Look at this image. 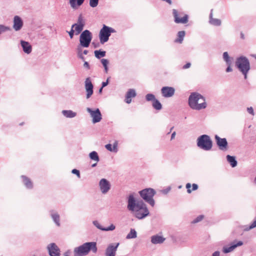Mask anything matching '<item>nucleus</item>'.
Here are the masks:
<instances>
[{
    "instance_id": "bb28decb",
    "label": "nucleus",
    "mask_w": 256,
    "mask_h": 256,
    "mask_svg": "<svg viewBox=\"0 0 256 256\" xmlns=\"http://www.w3.org/2000/svg\"><path fill=\"white\" fill-rule=\"evenodd\" d=\"M62 114L64 116L68 118H72L76 116V113L71 110H63Z\"/></svg>"
},
{
    "instance_id": "f704fd0d",
    "label": "nucleus",
    "mask_w": 256,
    "mask_h": 256,
    "mask_svg": "<svg viewBox=\"0 0 256 256\" xmlns=\"http://www.w3.org/2000/svg\"><path fill=\"white\" fill-rule=\"evenodd\" d=\"M94 55L96 58H100L102 57H104L106 55L105 51H100V50H95L94 51Z\"/></svg>"
},
{
    "instance_id": "412c9836",
    "label": "nucleus",
    "mask_w": 256,
    "mask_h": 256,
    "mask_svg": "<svg viewBox=\"0 0 256 256\" xmlns=\"http://www.w3.org/2000/svg\"><path fill=\"white\" fill-rule=\"evenodd\" d=\"M21 46L23 48V50L25 53L28 54L32 52V48L30 44L24 40L20 41Z\"/></svg>"
},
{
    "instance_id": "0eeeda50",
    "label": "nucleus",
    "mask_w": 256,
    "mask_h": 256,
    "mask_svg": "<svg viewBox=\"0 0 256 256\" xmlns=\"http://www.w3.org/2000/svg\"><path fill=\"white\" fill-rule=\"evenodd\" d=\"M114 32V30L106 25H104L102 28L100 30L99 34L100 40L101 44H103L106 42L109 38L112 32Z\"/></svg>"
},
{
    "instance_id": "8fccbe9b",
    "label": "nucleus",
    "mask_w": 256,
    "mask_h": 256,
    "mask_svg": "<svg viewBox=\"0 0 256 256\" xmlns=\"http://www.w3.org/2000/svg\"><path fill=\"white\" fill-rule=\"evenodd\" d=\"M102 64H108V61L106 59L103 58L101 60Z\"/></svg>"
},
{
    "instance_id": "09e8293b",
    "label": "nucleus",
    "mask_w": 256,
    "mask_h": 256,
    "mask_svg": "<svg viewBox=\"0 0 256 256\" xmlns=\"http://www.w3.org/2000/svg\"><path fill=\"white\" fill-rule=\"evenodd\" d=\"M74 32H75L74 30L72 28L71 30L69 32V35L71 38H73Z\"/></svg>"
},
{
    "instance_id": "e2e57ef3",
    "label": "nucleus",
    "mask_w": 256,
    "mask_h": 256,
    "mask_svg": "<svg viewBox=\"0 0 256 256\" xmlns=\"http://www.w3.org/2000/svg\"><path fill=\"white\" fill-rule=\"evenodd\" d=\"M174 128V126L172 127L170 129V132H168V134H169L172 130Z\"/></svg>"
},
{
    "instance_id": "393cba45",
    "label": "nucleus",
    "mask_w": 256,
    "mask_h": 256,
    "mask_svg": "<svg viewBox=\"0 0 256 256\" xmlns=\"http://www.w3.org/2000/svg\"><path fill=\"white\" fill-rule=\"evenodd\" d=\"M22 178L24 184L28 188H32V183L30 178L24 176H22Z\"/></svg>"
},
{
    "instance_id": "20e7f679",
    "label": "nucleus",
    "mask_w": 256,
    "mask_h": 256,
    "mask_svg": "<svg viewBox=\"0 0 256 256\" xmlns=\"http://www.w3.org/2000/svg\"><path fill=\"white\" fill-rule=\"evenodd\" d=\"M196 144L198 148L208 151L212 149V142L209 136L202 134L198 138Z\"/></svg>"
},
{
    "instance_id": "7c9ffc66",
    "label": "nucleus",
    "mask_w": 256,
    "mask_h": 256,
    "mask_svg": "<svg viewBox=\"0 0 256 256\" xmlns=\"http://www.w3.org/2000/svg\"><path fill=\"white\" fill-rule=\"evenodd\" d=\"M236 64H250V63L246 58L241 56L237 59Z\"/></svg>"
},
{
    "instance_id": "338daca9",
    "label": "nucleus",
    "mask_w": 256,
    "mask_h": 256,
    "mask_svg": "<svg viewBox=\"0 0 256 256\" xmlns=\"http://www.w3.org/2000/svg\"><path fill=\"white\" fill-rule=\"evenodd\" d=\"M68 256V254L67 252H66L64 254V256Z\"/></svg>"
},
{
    "instance_id": "79ce46f5",
    "label": "nucleus",
    "mask_w": 256,
    "mask_h": 256,
    "mask_svg": "<svg viewBox=\"0 0 256 256\" xmlns=\"http://www.w3.org/2000/svg\"><path fill=\"white\" fill-rule=\"evenodd\" d=\"M256 227V218L254 221L252 223V224L249 226L248 228H246V230H250Z\"/></svg>"
},
{
    "instance_id": "de8ad7c7",
    "label": "nucleus",
    "mask_w": 256,
    "mask_h": 256,
    "mask_svg": "<svg viewBox=\"0 0 256 256\" xmlns=\"http://www.w3.org/2000/svg\"><path fill=\"white\" fill-rule=\"evenodd\" d=\"M108 80H109V78H108L107 79L106 82H102V88H104V87L106 86L108 84Z\"/></svg>"
},
{
    "instance_id": "5701e85b",
    "label": "nucleus",
    "mask_w": 256,
    "mask_h": 256,
    "mask_svg": "<svg viewBox=\"0 0 256 256\" xmlns=\"http://www.w3.org/2000/svg\"><path fill=\"white\" fill-rule=\"evenodd\" d=\"M84 0H70V4L74 9H77L84 2Z\"/></svg>"
},
{
    "instance_id": "49530a36",
    "label": "nucleus",
    "mask_w": 256,
    "mask_h": 256,
    "mask_svg": "<svg viewBox=\"0 0 256 256\" xmlns=\"http://www.w3.org/2000/svg\"><path fill=\"white\" fill-rule=\"evenodd\" d=\"M247 110H248V112L250 113V114H252V115H254V112L253 108L252 107L250 106V108H248Z\"/></svg>"
},
{
    "instance_id": "a211bd4d",
    "label": "nucleus",
    "mask_w": 256,
    "mask_h": 256,
    "mask_svg": "<svg viewBox=\"0 0 256 256\" xmlns=\"http://www.w3.org/2000/svg\"><path fill=\"white\" fill-rule=\"evenodd\" d=\"M23 26V22L21 18L16 16L14 18V25L13 28L15 30L18 31L21 29Z\"/></svg>"
},
{
    "instance_id": "603ef678",
    "label": "nucleus",
    "mask_w": 256,
    "mask_h": 256,
    "mask_svg": "<svg viewBox=\"0 0 256 256\" xmlns=\"http://www.w3.org/2000/svg\"><path fill=\"white\" fill-rule=\"evenodd\" d=\"M220 252L216 251L212 254V256H220Z\"/></svg>"
},
{
    "instance_id": "6e6d98bb",
    "label": "nucleus",
    "mask_w": 256,
    "mask_h": 256,
    "mask_svg": "<svg viewBox=\"0 0 256 256\" xmlns=\"http://www.w3.org/2000/svg\"><path fill=\"white\" fill-rule=\"evenodd\" d=\"M170 190V188H168L166 189L163 190V192L164 194H167Z\"/></svg>"
},
{
    "instance_id": "c9c22d12",
    "label": "nucleus",
    "mask_w": 256,
    "mask_h": 256,
    "mask_svg": "<svg viewBox=\"0 0 256 256\" xmlns=\"http://www.w3.org/2000/svg\"><path fill=\"white\" fill-rule=\"evenodd\" d=\"M146 99L147 101L154 102L156 100L154 94H148L146 96Z\"/></svg>"
},
{
    "instance_id": "680f3d73",
    "label": "nucleus",
    "mask_w": 256,
    "mask_h": 256,
    "mask_svg": "<svg viewBox=\"0 0 256 256\" xmlns=\"http://www.w3.org/2000/svg\"><path fill=\"white\" fill-rule=\"evenodd\" d=\"M96 166V163H95V164H92V167H95Z\"/></svg>"
},
{
    "instance_id": "a878e982",
    "label": "nucleus",
    "mask_w": 256,
    "mask_h": 256,
    "mask_svg": "<svg viewBox=\"0 0 256 256\" xmlns=\"http://www.w3.org/2000/svg\"><path fill=\"white\" fill-rule=\"evenodd\" d=\"M226 160L230 164L232 167L234 168L237 166L238 162L235 156L227 155Z\"/></svg>"
},
{
    "instance_id": "f8f14e48",
    "label": "nucleus",
    "mask_w": 256,
    "mask_h": 256,
    "mask_svg": "<svg viewBox=\"0 0 256 256\" xmlns=\"http://www.w3.org/2000/svg\"><path fill=\"white\" fill-rule=\"evenodd\" d=\"M214 138L220 150L224 151L228 150V143L226 138H221L218 135H216Z\"/></svg>"
},
{
    "instance_id": "6ab92c4d",
    "label": "nucleus",
    "mask_w": 256,
    "mask_h": 256,
    "mask_svg": "<svg viewBox=\"0 0 256 256\" xmlns=\"http://www.w3.org/2000/svg\"><path fill=\"white\" fill-rule=\"evenodd\" d=\"M136 96L135 90L130 88L128 90L126 94L125 102L127 104H130L132 102L131 98H134Z\"/></svg>"
},
{
    "instance_id": "9b49d317",
    "label": "nucleus",
    "mask_w": 256,
    "mask_h": 256,
    "mask_svg": "<svg viewBox=\"0 0 256 256\" xmlns=\"http://www.w3.org/2000/svg\"><path fill=\"white\" fill-rule=\"evenodd\" d=\"M98 186L102 194H106L111 188L110 182L106 178L101 179L99 182Z\"/></svg>"
},
{
    "instance_id": "aec40b11",
    "label": "nucleus",
    "mask_w": 256,
    "mask_h": 256,
    "mask_svg": "<svg viewBox=\"0 0 256 256\" xmlns=\"http://www.w3.org/2000/svg\"><path fill=\"white\" fill-rule=\"evenodd\" d=\"M165 238L163 236L156 234L151 236V242L153 244H160L164 242Z\"/></svg>"
},
{
    "instance_id": "c756f323",
    "label": "nucleus",
    "mask_w": 256,
    "mask_h": 256,
    "mask_svg": "<svg viewBox=\"0 0 256 256\" xmlns=\"http://www.w3.org/2000/svg\"><path fill=\"white\" fill-rule=\"evenodd\" d=\"M137 236L136 232L134 229L131 228L130 232L126 236V239H131L136 238Z\"/></svg>"
},
{
    "instance_id": "cd10ccee",
    "label": "nucleus",
    "mask_w": 256,
    "mask_h": 256,
    "mask_svg": "<svg viewBox=\"0 0 256 256\" xmlns=\"http://www.w3.org/2000/svg\"><path fill=\"white\" fill-rule=\"evenodd\" d=\"M185 32L184 30L178 32V38L176 39L175 42L176 43L182 44L185 36Z\"/></svg>"
},
{
    "instance_id": "13d9d810",
    "label": "nucleus",
    "mask_w": 256,
    "mask_h": 256,
    "mask_svg": "<svg viewBox=\"0 0 256 256\" xmlns=\"http://www.w3.org/2000/svg\"><path fill=\"white\" fill-rule=\"evenodd\" d=\"M103 66H104V68L105 72H107L108 70V65H103Z\"/></svg>"
},
{
    "instance_id": "f03ea898",
    "label": "nucleus",
    "mask_w": 256,
    "mask_h": 256,
    "mask_svg": "<svg viewBox=\"0 0 256 256\" xmlns=\"http://www.w3.org/2000/svg\"><path fill=\"white\" fill-rule=\"evenodd\" d=\"M188 104L192 109L196 110L204 109L206 106L204 98L197 92H193L190 96Z\"/></svg>"
},
{
    "instance_id": "774afa93",
    "label": "nucleus",
    "mask_w": 256,
    "mask_h": 256,
    "mask_svg": "<svg viewBox=\"0 0 256 256\" xmlns=\"http://www.w3.org/2000/svg\"><path fill=\"white\" fill-rule=\"evenodd\" d=\"M84 64H88V63L87 62H85Z\"/></svg>"
},
{
    "instance_id": "4c0bfd02",
    "label": "nucleus",
    "mask_w": 256,
    "mask_h": 256,
    "mask_svg": "<svg viewBox=\"0 0 256 256\" xmlns=\"http://www.w3.org/2000/svg\"><path fill=\"white\" fill-rule=\"evenodd\" d=\"M92 223L98 229L104 231V228L102 226L98 221L94 220Z\"/></svg>"
},
{
    "instance_id": "ea45409f",
    "label": "nucleus",
    "mask_w": 256,
    "mask_h": 256,
    "mask_svg": "<svg viewBox=\"0 0 256 256\" xmlns=\"http://www.w3.org/2000/svg\"><path fill=\"white\" fill-rule=\"evenodd\" d=\"M204 218V216L200 215L196 218L193 220L192 223L196 224L201 221Z\"/></svg>"
},
{
    "instance_id": "4be33fe9",
    "label": "nucleus",
    "mask_w": 256,
    "mask_h": 256,
    "mask_svg": "<svg viewBox=\"0 0 256 256\" xmlns=\"http://www.w3.org/2000/svg\"><path fill=\"white\" fill-rule=\"evenodd\" d=\"M238 69L244 76V78H246V74L250 69V65H236Z\"/></svg>"
},
{
    "instance_id": "864d4df0",
    "label": "nucleus",
    "mask_w": 256,
    "mask_h": 256,
    "mask_svg": "<svg viewBox=\"0 0 256 256\" xmlns=\"http://www.w3.org/2000/svg\"><path fill=\"white\" fill-rule=\"evenodd\" d=\"M191 65H184V66L182 68V69L185 70L190 68Z\"/></svg>"
},
{
    "instance_id": "1a4fd4ad",
    "label": "nucleus",
    "mask_w": 256,
    "mask_h": 256,
    "mask_svg": "<svg viewBox=\"0 0 256 256\" xmlns=\"http://www.w3.org/2000/svg\"><path fill=\"white\" fill-rule=\"evenodd\" d=\"M86 110L92 118V122L94 124L98 122L101 120L102 118V114L98 108L94 110L90 108H87Z\"/></svg>"
},
{
    "instance_id": "473e14b6",
    "label": "nucleus",
    "mask_w": 256,
    "mask_h": 256,
    "mask_svg": "<svg viewBox=\"0 0 256 256\" xmlns=\"http://www.w3.org/2000/svg\"><path fill=\"white\" fill-rule=\"evenodd\" d=\"M152 106L156 110H160L162 108V105L160 102L157 100H155L152 103Z\"/></svg>"
},
{
    "instance_id": "052dcab7",
    "label": "nucleus",
    "mask_w": 256,
    "mask_h": 256,
    "mask_svg": "<svg viewBox=\"0 0 256 256\" xmlns=\"http://www.w3.org/2000/svg\"><path fill=\"white\" fill-rule=\"evenodd\" d=\"M84 66H86V67L88 68V69H90V65H84Z\"/></svg>"
},
{
    "instance_id": "bf43d9fd",
    "label": "nucleus",
    "mask_w": 256,
    "mask_h": 256,
    "mask_svg": "<svg viewBox=\"0 0 256 256\" xmlns=\"http://www.w3.org/2000/svg\"><path fill=\"white\" fill-rule=\"evenodd\" d=\"M102 88H102V87H101V88H100L99 91H98L99 93H102Z\"/></svg>"
},
{
    "instance_id": "5fc2aeb1",
    "label": "nucleus",
    "mask_w": 256,
    "mask_h": 256,
    "mask_svg": "<svg viewBox=\"0 0 256 256\" xmlns=\"http://www.w3.org/2000/svg\"><path fill=\"white\" fill-rule=\"evenodd\" d=\"M232 71V68H230V65H229L228 66L226 69V72H230Z\"/></svg>"
},
{
    "instance_id": "dca6fc26",
    "label": "nucleus",
    "mask_w": 256,
    "mask_h": 256,
    "mask_svg": "<svg viewBox=\"0 0 256 256\" xmlns=\"http://www.w3.org/2000/svg\"><path fill=\"white\" fill-rule=\"evenodd\" d=\"M175 92V89L173 87L164 86L161 89L162 96L164 98H170L172 96Z\"/></svg>"
},
{
    "instance_id": "c85d7f7f",
    "label": "nucleus",
    "mask_w": 256,
    "mask_h": 256,
    "mask_svg": "<svg viewBox=\"0 0 256 256\" xmlns=\"http://www.w3.org/2000/svg\"><path fill=\"white\" fill-rule=\"evenodd\" d=\"M89 156L92 160L96 161V162H99L100 158L98 153L96 151H92L89 154Z\"/></svg>"
},
{
    "instance_id": "f257e3e1",
    "label": "nucleus",
    "mask_w": 256,
    "mask_h": 256,
    "mask_svg": "<svg viewBox=\"0 0 256 256\" xmlns=\"http://www.w3.org/2000/svg\"><path fill=\"white\" fill-rule=\"evenodd\" d=\"M127 208L138 219H142L150 214L146 204L142 200L136 202L133 194L128 197Z\"/></svg>"
},
{
    "instance_id": "b1692460",
    "label": "nucleus",
    "mask_w": 256,
    "mask_h": 256,
    "mask_svg": "<svg viewBox=\"0 0 256 256\" xmlns=\"http://www.w3.org/2000/svg\"><path fill=\"white\" fill-rule=\"evenodd\" d=\"M51 216L58 226H60V216L57 212H54V210H52L50 211Z\"/></svg>"
},
{
    "instance_id": "e433bc0d",
    "label": "nucleus",
    "mask_w": 256,
    "mask_h": 256,
    "mask_svg": "<svg viewBox=\"0 0 256 256\" xmlns=\"http://www.w3.org/2000/svg\"><path fill=\"white\" fill-rule=\"evenodd\" d=\"M223 58L227 64H228L229 62H231V61L230 60V58L229 57L228 54L227 52H224V53Z\"/></svg>"
},
{
    "instance_id": "9d476101",
    "label": "nucleus",
    "mask_w": 256,
    "mask_h": 256,
    "mask_svg": "<svg viewBox=\"0 0 256 256\" xmlns=\"http://www.w3.org/2000/svg\"><path fill=\"white\" fill-rule=\"evenodd\" d=\"M243 244L242 241L234 240L229 246H223L222 251L224 254H228L232 252L236 248Z\"/></svg>"
},
{
    "instance_id": "6e6552de",
    "label": "nucleus",
    "mask_w": 256,
    "mask_h": 256,
    "mask_svg": "<svg viewBox=\"0 0 256 256\" xmlns=\"http://www.w3.org/2000/svg\"><path fill=\"white\" fill-rule=\"evenodd\" d=\"M92 38L91 32L88 30H84L80 34V45L84 48L89 46Z\"/></svg>"
},
{
    "instance_id": "69168bd1",
    "label": "nucleus",
    "mask_w": 256,
    "mask_h": 256,
    "mask_svg": "<svg viewBox=\"0 0 256 256\" xmlns=\"http://www.w3.org/2000/svg\"><path fill=\"white\" fill-rule=\"evenodd\" d=\"M241 37L242 38H244V36L242 34H241Z\"/></svg>"
},
{
    "instance_id": "4468645a",
    "label": "nucleus",
    "mask_w": 256,
    "mask_h": 256,
    "mask_svg": "<svg viewBox=\"0 0 256 256\" xmlns=\"http://www.w3.org/2000/svg\"><path fill=\"white\" fill-rule=\"evenodd\" d=\"M50 256H60V250L55 243H50L47 246Z\"/></svg>"
},
{
    "instance_id": "58836bf2",
    "label": "nucleus",
    "mask_w": 256,
    "mask_h": 256,
    "mask_svg": "<svg viewBox=\"0 0 256 256\" xmlns=\"http://www.w3.org/2000/svg\"><path fill=\"white\" fill-rule=\"evenodd\" d=\"M98 0H90V5L92 8L98 6Z\"/></svg>"
},
{
    "instance_id": "3c124183",
    "label": "nucleus",
    "mask_w": 256,
    "mask_h": 256,
    "mask_svg": "<svg viewBox=\"0 0 256 256\" xmlns=\"http://www.w3.org/2000/svg\"><path fill=\"white\" fill-rule=\"evenodd\" d=\"M192 186V190H196L198 188V184H193Z\"/></svg>"
},
{
    "instance_id": "39448f33",
    "label": "nucleus",
    "mask_w": 256,
    "mask_h": 256,
    "mask_svg": "<svg viewBox=\"0 0 256 256\" xmlns=\"http://www.w3.org/2000/svg\"><path fill=\"white\" fill-rule=\"evenodd\" d=\"M140 196L151 206H154L155 204L154 200L153 198L154 195L156 194L154 190L152 188H147L144 189L139 192Z\"/></svg>"
},
{
    "instance_id": "7ed1b4c3",
    "label": "nucleus",
    "mask_w": 256,
    "mask_h": 256,
    "mask_svg": "<svg viewBox=\"0 0 256 256\" xmlns=\"http://www.w3.org/2000/svg\"><path fill=\"white\" fill-rule=\"evenodd\" d=\"M90 250L94 253L97 252L96 243V242H88L74 249V256H83L86 255Z\"/></svg>"
},
{
    "instance_id": "2f4dec72",
    "label": "nucleus",
    "mask_w": 256,
    "mask_h": 256,
    "mask_svg": "<svg viewBox=\"0 0 256 256\" xmlns=\"http://www.w3.org/2000/svg\"><path fill=\"white\" fill-rule=\"evenodd\" d=\"M106 148L110 152H117V142H116L112 148L111 144H108L105 146Z\"/></svg>"
},
{
    "instance_id": "a19ab883",
    "label": "nucleus",
    "mask_w": 256,
    "mask_h": 256,
    "mask_svg": "<svg viewBox=\"0 0 256 256\" xmlns=\"http://www.w3.org/2000/svg\"><path fill=\"white\" fill-rule=\"evenodd\" d=\"M116 226L113 224H110L108 227L104 228V231H110L115 229Z\"/></svg>"
},
{
    "instance_id": "0e129e2a",
    "label": "nucleus",
    "mask_w": 256,
    "mask_h": 256,
    "mask_svg": "<svg viewBox=\"0 0 256 256\" xmlns=\"http://www.w3.org/2000/svg\"><path fill=\"white\" fill-rule=\"evenodd\" d=\"M251 56L254 58L256 59V54H252Z\"/></svg>"
},
{
    "instance_id": "ddd939ff",
    "label": "nucleus",
    "mask_w": 256,
    "mask_h": 256,
    "mask_svg": "<svg viewBox=\"0 0 256 256\" xmlns=\"http://www.w3.org/2000/svg\"><path fill=\"white\" fill-rule=\"evenodd\" d=\"M120 243L110 244L106 250L105 256H115Z\"/></svg>"
},
{
    "instance_id": "a18cd8bd",
    "label": "nucleus",
    "mask_w": 256,
    "mask_h": 256,
    "mask_svg": "<svg viewBox=\"0 0 256 256\" xmlns=\"http://www.w3.org/2000/svg\"><path fill=\"white\" fill-rule=\"evenodd\" d=\"M191 187V184H190V183H188L186 184V188H187V192L188 193V194H190L192 192V190L190 189Z\"/></svg>"
},
{
    "instance_id": "4d7b16f0",
    "label": "nucleus",
    "mask_w": 256,
    "mask_h": 256,
    "mask_svg": "<svg viewBox=\"0 0 256 256\" xmlns=\"http://www.w3.org/2000/svg\"><path fill=\"white\" fill-rule=\"evenodd\" d=\"M176 134V132H174L172 133V136H171V140H173Z\"/></svg>"
},
{
    "instance_id": "2eb2a0df",
    "label": "nucleus",
    "mask_w": 256,
    "mask_h": 256,
    "mask_svg": "<svg viewBox=\"0 0 256 256\" xmlns=\"http://www.w3.org/2000/svg\"><path fill=\"white\" fill-rule=\"evenodd\" d=\"M84 87L86 92V98H89L94 92V86L90 78H86L84 82Z\"/></svg>"
},
{
    "instance_id": "f3484780",
    "label": "nucleus",
    "mask_w": 256,
    "mask_h": 256,
    "mask_svg": "<svg viewBox=\"0 0 256 256\" xmlns=\"http://www.w3.org/2000/svg\"><path fill=\"white\" fill-rule=\"evenodd\" d=\"M84 26V22L81 16H80L78 24H74L72 26V28L74 29L76 32V34H78L83 30Z\"/></svg>"
},
{
    "instance_id": "423d86ee",
    "label": "nucleus",
    "mask_w": 256,
    "mask_h": 256,
    "mask_svg": "<svg viewBox=\"0 0 256 256\" xmlns=\"http://www.w3.org/2000/svg\"><path fill=\"white\" fill-rule=\"evenodd\" d=\"M172 14L174 22L176 24H186L188 21V16L182 12H179L177 10H172Z\"/></svg>"
},
{
    "instance_id": "c03bdc74",
    "label": "nucleus",
    "mask_w": 256,
    "mask_h": 256,
    "mask_svg": "<svg viewBox=\"0 0 256 256\" xmlns=\"http://www.w3.org/2000/svg\"><path fill=\"white\" fill-rule=\"evenodd\" d=\"M72 174H75L77 176L78 178H80V171L76 169H73L72 171Z\"/></svg>"
},
{
    "instance_id": "37998d69",
    "label": "nucleus",
    "mask_w": 256,
    "mask_h": 256,
    "mask_svg": "<svg viewBox=\"0 0 256 256\" xmlns=\"http://www.w3.org/2000/svg\"><path fill=\"white\" fill-rule=\"evenodd\" d=\"M9 30L10 28H8L2 25H0V34Z\"/></svg>"
},
{
    "instance_id": "72a5a7b5",
    "label": "nucleus",
    "mask_w": 256,
    "mask_h": 256,
    "mask_svg": "<svg viewBox=\"0 0 256 256\" xmlns=\"http://www.w3.org/2000/svg\"><path fill=\"white\" fill-rule=\"evenodd\" d=\"M210 22L212 24L216 26H220L221 24V21L220 20L212 18V15L210 16Z\"/></svg>"
}]
</instances>
